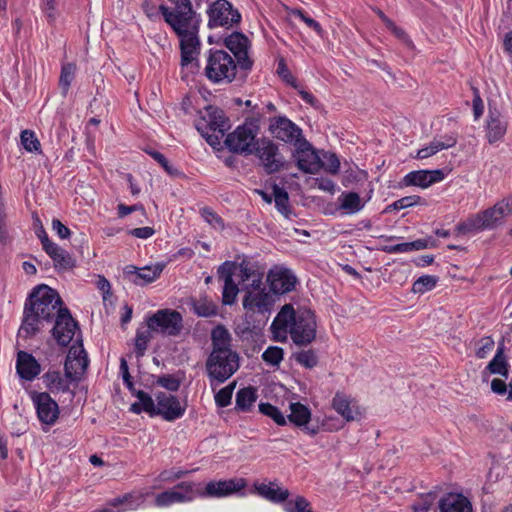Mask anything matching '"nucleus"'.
<instances>
[{"label": "nucleus", "mask_w": 512, "mask_h": 512, "mask_svg": "<svg viewBox=\"0 0 512 512\" xmlns=\"http://www.w3.org/2000/svg\"><path fill=\"white\" fill-rule=\"evenodd\" d=\"M162 18L178 38L182 66L192 64L198 59L201 49V16L194 9L192 1L164 0Z\"/></svg>", "instance_id": "obj_1"}, {"label": "nucleus", "mask_w": 512, "mask_h": 512, "mask_svg": "<svg viewBox=\"0 0 512 512\" xmlns=\"http://www.w3.org/2000/svg\"><path fill=\"white\" fill-rule=\"evenodd\" d=\"M63 307V301L55 289L45 284L34 287L25 301L18 335L26 339L35 336L53 323Z\"/></svg>", "instance_id": "obj_2"}, {"label": "nucleus", "mask_w": 512, "mask_h": 512, "mask_svg": "<svg viewBox=\"0 0 512 512\" xmlns=\"http://www.w3.org/2000/svg\"><path fill=\"white\" fill-rule=\"evenodd\" d=\"M512 214V197L498 201L494 206L470 215L465 221L457 224L459 234L477 233L493 230L503 224L505 217Z\"/></svg>", "instance_id": "obj_3"}, {"label": "nucleus", "mask_w": 512, "mask_h": 512, "mask_svg": "<svg viewBox=\"0 0 512 512\" xmlns=\"http://www.w3.org/2000/svg\"><path fill=\"white\" fill-rule=\"evenodd\" d=\"M238 64L225 50L210 49L207 55L204 74L215 84L231 83L237 74Z\"/></svg>", "instance_id": "obj_4"}, {"label": "nucleus", "mask_w": 512, "mask_h": 512, "mask_svg": "<svg viewBox=\"0 0 512 512\" xmlns=\"http://www.w3.org/2000/svg\"><path fill=\"white\" fill-rule=\"evenodd\" d=\"M239 359L234 350L211 351L206 360V372L211 385L228 380L239 369Z\"/></svg>", "instance_id": "obj_5"}, {"label": "nucleus", "mask_w": 512, "mask_h": 512, "mask_svg": "<svg viewBox=\"0 0 512 512\" xmlns=\"http://www.w3.org/2000/svg\"><path fill=\"white\" fill-rule=\"evenodd\" d=\"M260 127L257 119L246 120L242 125L238 126L233 132L226 136L224 141L226 147L237 154H253L256 146L257 135Z\"/></svg>", "instance_id": "obj_6"}, {"label": "nucleus", "mask_w": 512, "mask_h": 512, "mask_svg": "<svg viewBox=\"0 0 512 512\" xmlns=\"http://www.w3.org/2000/svg\"><path fill=\"white\" fill-rule=\"evenodd\" d=\"M316 316L310 309L294 310L289 334L298 346H307L316 338Z\"/></svg>", "instance_id": "obj_7"}, {"label": "nucleus", "mask_w": 512, "mask_h": 512, "mask_svg": "<svg viewBox=\"0 0 512 512\" xmlns=\"http://www.w3.org/2000/svg\"><path fill=\"white\" fill-rule=\"evenodd\" d=\"M253 153L260 160L267 174L279 172L284 167V158L280 154L277 144L270 139H259L256 142Z\"/></svg>", "instance_id": "obj_8"}, {"label": "nucleus", "mask_w": 512, "mask_h": 512, "mask_svg": "<svg viewBox=\"0 0 512 512\" xmlns=\"http://www.w3.org/2000/svg\"><path fill=\"white\" fill-rule=\"evenodd\" d=\"M208 27L210 29L217 27H231L241 20V15L237 9L227 0H216L207 9Z\"/></svg>", "instance_id": "obj_9"}, {"label": "nucleus", "mask_w": 512, "mask_h": 512, "mask_svg": "<svg viewBox=\"0 0 512 512\" xmlns=\"http://www.w3.org/2000/svg\"><path fill=\"white\" fill-rule=\"evenodd\" d=\"M53 323L52 334L59 345L67 346L76 334H78L77 342H82L78 323L65 306L55 317Z\"/></svg>", "instance_id": "obj_10"}, {"label": "nucleus", "mask_w": 512, "mask_h": 512, "mask_svg": "<svg viewBox=\"0 0 512 512\" xmlns=\"http://www.w3.org/2000/svg\"><path fill=\"white\" fill-rule=\"evenodd\" d=\"M195 127L201 135H204L205 130H211L213 133H220L221 136H224L228 129V120L221 109L209 105L203 112H200V117L195 120Z\"/></svg>", "instance_id": "obj_11"}, {"label": "nucleus", "mask_w": 512, "mask_h": 512, "mask_svg": "<svg viewBox=\"0 0 512 512\" xmlns=\"http://www.w3.org/2000/svg\"><path fill=\"white\" fill-rule=\"evenodd\" d=\"M151 496L154 497L155 505L160 506V493H155L151 488H143L139 491L126 493L123 496L108 501V505L115 507L119 512L135 510Z\"/></svg>", "instance_id": "obj_12"}, {"label": "nucleus", "mask_w": 512, "mask_h": 512, "mask_svg": "<svg viewBox=\"0 0 512 512\" xmlns=\"http://www.w3.org/2000/svg\"><path fill=\"white\" fill-rule=\"evenodd\" d=\"M224 44L233 53L240 70L252 69L253 60L249 56L250 41L243 33L233 32L225 38Z\"/></svg>", "instance_id": "obj_13"}, {"label": "nucleus", "mask_w": 512, "mask_h": 512, "mask_svg": "<svg viewBox=\"0 0 512 512\" xmlns=\"http://www.w3.org/2000/svg\"><path fill=\"white\" fill-rule=\"evenodd\" d=\"M31 399L39 421L48 426L54 425L59 418L60 410L50 394L48 392H33Z\"/></svg>", "instance_id": "obj_14"}, {"label": "nucleus", "mask_w": 512, "mask_h": 512, "mask_svg": "<svg viewBox=\"0 0 512 512\" xmlns=\"http://www.w3.org/2000/svg\"><path fill=\"white\" fill-rule=\"evenodd\" d=\"M269 131L275 138L286 143H293L295 146L304 140L302 130L283 116L276 117L271 121Z\"/></svg>", "instance_id": "obj_15"}, {"label": "nucleus", "mask_w": 512, "mask_h": 512, "mask_svg": "<svg viewBox=\"0 0 512 512\" xmlns=\"http://www.w3.org/2000/svg\"><path fill=\"white\" fill-rule=\"evenodd\" d=\"M294 157L297 167L304 173L315 174L321 168V159L305 139L296 145Z\"/></svg>", "instance_id": "obj_16"}, {"label": "nucleus", "mask_w": 512, "mask_h": 512, "mask_svg": "<svg viewBox=\"0 0 512 512\" xmlns=\"http://www.w3.org/2000/svg\"><path fill=\"white\" fill-rule=\"evenodd\" d=\"M331 405L332 408L347 422L355 421L362 415L358 401L344 392H336Z\"/></svg>", "instance_id": "obj_17"}, {"label": "nucleus", "mask_w": 512, "mask_h": 512, "mask_svg": "<svg viewBox=\"0 0 512 512\" xmlns=\"http://www.w3.org/2000/svg\"><path fill=\"white\" fill-rule=\"evenodd\" d=\"M87 366L88 359L81 342L79 348L72 347L70 349L65 360L64 370L70 380L77 382L85 373Z\"/></svg>", "instance_id": "obj_18"}, {"label": "nucleus", "mask_w": 512, "mask_h": 512, "mask_svg": "<svg viewBox=\"0 0 512 512\" xmlns=\"http://www.w3.org/2000/svg\"><path fill=\"white\" fill-rule=\"evenodd\" d=\"M270 288L275 294H285L295 289L297 278L287 268L271 269L267 276Z\"/></svg>", "instance_id": "obj_19"}, {"label": "nucleus", "mask_w": 512, "mask_h": 512, "mask_svg": "<svg viewBox=\"0 0 512 512\" xmlns=\"http://www.w3.org/2000/svg\"><path fill=\"white\" fill-rule=\"evenodd\" d=\"M160 328V310L150 317L145 325L137 329L135 337V353L138 358L144 356L148 343L154 332Z\"/></svg>", "instance_id": "obj_20"}, {"label": "nucleus", "mask_w": 512, "mask_h": 512, "mask_svg": "<svg viewBox=\"0 0 512 512\" xmlns=\"http://www.w3.org/2000/svg\"><path fill=\"white\" fill-rule=\"evenodd\" d=\"M246 486L244 479H229L220 481H210L202 494L207 497H225L240 491Z\"/></svg>", "instance_id": "obj_21"}, {"label": "nucleus", "mask_w": 512, "mask_h": 512, "mask_svg": "<svg viewBox=\"0 0 512 512\" xmlns=\"http://www.w3.org/2000/svg\"><path fill=\"white\" fill-rule=\"evenodd\" d=\"M445 177L443 170H418L405 175L403 184L405 186H418L428 188L432 184L442 181Z\"/></svg>", "instance_id": "obj_22"}, {"label": "nucleus", "mask_w": 512, "mask_h": 512, "mask_svg": "<svg viewBox=\"0 0 512 512\" xmlns=\"http://www.w3.org/2000/svg\"><path fill=\"white\" fill-rule=\"evenodd\" d=\"M263 273L254 269L247 264L241 263L239 265V274L238 281L239 286L241 287V291L245 293L246 291H257L266 289V286L263 282Z\"/></svg>", "instance_id": "obj_23"}, {"label": "nucleus", "mask_w": 512, "mask_h": 512, "mask_svg": "<svg viewBox=\"0 0 512 512\" xmlns=\"http://www.w3.org/2000/svg\"><path fill=\"white\" fill-rule=\"evenodd\" d=\"M194 497V484L192 482H181L173 489L162 492V506L189 502Z\"/></svg>", "instance_id": "obj_24"}, {"label": "nucleus", "mask_w": 512, "mask_h": 512, "mask_svg": "<svg viewBox=\"0 0 512 512\" xmlns=\"http://www.w3.org/2000/svg\"><path fill=\"white\" fill-rule=\"evenodd\" d=\"M16 369L19 376L27 381H32L41 372V366L35 357L25 351L18 352Z\"/></svg>", "instance_id": "obj_25"}, {"label": "nucleus", "mask_w": 512, "mask_h": 512, "mask_svg": "<svg viewBox=\"0 0 512 512\" xmlns=\"http://www.w3.org/2000/svg\"><path fill=\"white\" fill-rule=\"evenodd\" d=\"M294 308L291 305H284L271 324V330L276 341H285L289 333Z\"/></svg>", "instance_id": "obj_26"}, {"label": "nucleus", "mask_w": 512, "mask_h": 512, "mask_svg": "<svg viewBox=\"0 0 512 512\" xmlns=\"http://www.w3.org/2000/svg\"><path fill=\"white\" fill-rule=\"evenodd\" d=\"M271 297L266 289L257 291H246L243 296L242 305L247 311L264 313L269 310Z\"/></svg>", "instance_id": "obj_27"}, {"label": "nucleus", "mask_w": 512, "mask_h": 512, "mask_svg": "<svg viewBox=\"0 0 512 512\" xmlns=\"http://www.w3.org/2000/svg\"><path fill=\"white\" fill-rule=\"evenodd\" d=\"M186 401L172 394L162 393V419L173 422L180 419L186 411Z\"/></svg>", "instance_id": "obj_28"}, {"label": "nucleus", "mask_w": 512, "mask_h": 512, "mask_svg": "<svg viewBox=\"0 0 512 512\" xmlns=\"http://www.w3.org/2000/svg\"><path fill=\"white\" fill-rule=\"evenodd\" d=\"M507 131V122L497 111H490L486 122V137L490 144L501 141Z\"/></svg>", "instance_id": "obj_29"}, {"label": "nucleus", "mask_w": 512, "mask_h": 512, "mask_svg": "<svg viewBox=\"0 0 512 512\" xmlns=\"http://www.w3.org/2000/svg\"><path fill=\"white\" fill-rule=\"evenodd\" d=\"M160 273V264H155L154 268L145 266L137 269V267L128 265L124 269V275L136 285H145L152 282Z\"/></svg>", "instance_id": "obj_30"}, {"label": "nucleus", "mask_w": 512, "mask_h": 512, "mask_svg": "<svg viewBox=\"0 0 512 512\" xmlns=\"http://www.w3.org/2000/svg\"><path fill=\"white\" fill-rule=\"evenodd\" d=\"M289 421L298 427H305V431L310 435L318 433V427L310 428L307 426L311 419L310 409L300 403L295 402L290 404V414L287 416Z\"/></svg>", "instance_id": "obj_31"}, {"label": "nucleus", "mask_w": 512, "mask_h": 512, "mask_svg": "<svg viewBox=\"0 0 512 512\" xmlns=\"http://www.w3.org/2000/svg\"><path fill=\"white\" fill-rule=\"evenodd\" d=\"M42 381L45 387L51 393H66L70 390V383L73 382L66 376L62 375L60 371L48 370L42 376Z\"/></svg>", "instance_id": "obj_32"}, {"label": "nucleus", "mask_w": 512, "mask_h": 512, "mask_svg": "<svg viewBox=\"0 0 512 512\" xmlns=\"http://www.w3.org/2000/svg\"><path fill=\"white\" fill-rule=\"evenodd\" d=\"M440 512H472L470 501L462 494L449 493L439 501Z\"/></svg>", "instance_id": "obj_33"}, {"label": "nucleus", "mask_w": 512, "mask_h": 512, "mask_svg": "<svg viewBox=\"0 0 512 512\" xmlns=\"http://www.w3.org/2000/svg\"><path fill=\"white\" fill-rule=\"evenodd\" d=\"M182 330V315L176 310L162 309V334L178 336Z\"/></svg>", "instance_id": "obj_34"}, {"label": "nucleus", "mask_w": 512, "mask_h": 512, "mask_svg": "<svg viewBox=\"0 0 512 512\" xmlns=\"http://www.w3.org/2000/svg\"><path fill=\"white\" fill-rule=\"evenodd\" d=\"M457 143V138L454 135H445L441 139H433L430 144L420 150L416 154L417 159H426L433 156L437 152L454 147Z\"/></svg>", "instance_id": "obj_35"}, {"label": "nucleus", "mask_w": 512, "mask_h": 512, "mask_svg": "<svg viewBox=\"0 0 512 512\" xmlns=\"http://www.w3.org/2000/svg\"><path fill=\"white\" fill-rule=\"evenodd\" d=\"M255 489L259 496L265 498L266 500L274 502V503H282V502L286 501L290 495V493L287 489L278 487L274 483L257 484V485H255Z\"/></svg>", "instance_id": "obj_36"}, {"label": "nucleus", "mask_w": 512, "mask_h": 512, "mask_svg": "<svg viewBox=\"0 0 512 512\" xmlns=\"http://www.w3.org/2000/svg\"><path fill=\"white\" fill-rule=\"evenodd\" d=\"M339 207L344 214H355L363 209L364 203L356 192H343L338 197Z\"/></svg>", "instance_id": "obj_37"}, {"label": "nucleus", "mask_w": 512, "mask_h": 512, "mask_svg": "<svg viewBox=\"0 0 512 512\" xmlns=\"http://www.w3.org/2000/svg\"><path fill=\"white\" fill-rule=\"evenodd\" d=\"M277 73L279 74V76L289 85H291L293 88H295L299 95L301 96V98L306 102V103H309L311 105H314V103L316 102V99L315 97L303 90L300 88V86L298 85L296 79L294 78V76L291 74V72L288 70L286 64L284 63L283 60H281L278 64V68H277Z\"/></svg>", "instance_id": "obj_38"}, {"label": "nucleus", "mask_w": 512, "mask_h": 512, "mask_svg": "<svg viewBox=\"0 0 512 512\" xmlns=\"http://www.w3.org/2000/svg\"><path fill=\"white\" fill-rule=\"evenodd\" d=\"M212 351L232 350V337L229 331L223 326H216L211 332Z\"/></svg>", "instance_id": "obj_39"}, {"label": "nucleus", "mask_w": 512, "mask_h": 512, "mask_svg": "<svg viewBox=\"0 0 512 512\" xmlns=\"http://www.w3.org/2000/svg\"><path fill=\"white\" fill-rule=\"evenodd\" d=\"M136 397L138 398V401L131 405L132 412L139 414L144 411L147 412L150 416L160 414V408L155 407L154 401L148 393L142 390H138Z\"/></svg>", "instance_id": "obj_40"}, {"label": "nucleus", "mask_w": 512, "mask_h": 512, "mask_svg": "<svg viewBox=\"0 0 512 512\" xmlns=\"http://www.w3.org/2000/svg\"><path fill=\"white\" fill-rule=\"evenodd\" d=\"M487 370L491 374H499L505 379L509 376V364L504 355V346L500 345L497 348L496 354L493 359L488 363Z\"/></svg>", "instance_id": "obj_41"}, {"label": "nucleus", "mask_w": 512, "mask_h": 512, "mask_svg": "<svg viewBox=\"0 0 512 512\" xmlns=\"http://www.w3.org/2000/svg\"><path fill=\"white\" fill-rule=\"evenodd\" d=\"M256 400L257 392L254 387L242 388L236 393V409L243 412L249 411Z\"/></svg>", "instance_id": "obj_42"}, {"label": "nucleus", "mask_w": 512, "mask_h": 512, "mask_svg": "<svg viewBox=\"0 0 512 512\" xmlns=\"http://www.w3.org/2000/svg\"><path fill=\"white\" fill-rule=\"evenodd\" d=\"M428 247V241L425 239H418L412 242L399 243L395 245H385L382 251L386 253H406L410 251L423 250Z\"/></svg>", "instance_id": "obj_43"}, {"label": "nucleus", "mask_w": 512, "mask_h": 512, "mask_svg": "<svg viewBox=\"0 0 512 512\" xmlns=\"http://www.w3.org/2000/svg\"><path fill=\"white\" fill-rule=\"evenodd\" d=\"M273 198L277 210L286 218H289L291 210L289 206V195L287 191L275 184L273 186Z\"/></svg>", "instance_id": "obj_44"}, {"label": "nucleus", "mask_w": 512, "mask_h": 512, "mask_svg": "<svg viewBox=\"0 0 512 512\" xmlns=\"http://www.w3.org/2000/svg\"><path fill=\"white\" fill-rule=\"evenodd\" d=\"M76 69L75 63H64L61 67L59 87L64 96L67 95L70 85L75 78Z\"/></svg>", "instance_id": "obj_45"}, {"label": "nucleus", "mask_w": 512, "mask_h": 512, "mask_svg": "<svg viewBox=\"0 0 512 512\" xmlns=\"http://www.w3.org/2000/svg\"><path fill=\"white\" fill-rule=\"evenodd\" d=\"M23 148L28 152L41 153V144L32 130H23L20 134Z\"/></svg>", "instance_id": "obj_46"}, {"label": "nucleus", "mask_w": 512, "mask_h": 512, "mask_svg": "<svg viewBox=\"0 0 512 512\" xmlns=\"http://www.w3.org/2000/svg\"><path fill=\"white\" fill-rule=\"evenodd\" d=\"M259 411L262 414L273 419L275 421V423L278 425L286 424V418H285L284 414L276 406H273L270 403H260Z\"/></svg>", "instance_id": "obj_47"}, {"label": "nucleus", "mask_w": 512, "mask_h": 512, "mask_svg": "<svg viewBox=\"0 0 512 512\" xmlns=\"http://www.w3.org/2000/svg\"><path fill=\"white\" fill-rule=\"evenodd\" d=\"M286 512H316L310 502L303 496H297L294 500L288 501L285 507Z\"/></svg>", "instance_id": "obj_48"}, {"label": "nucleus", "mask_w": 512, "mask_h": 512, "mask_svg": "<svg viewBox=\"0 0 512 512\" xmlns=\"http://www.w3.org/2000/svg\"><path fill=\"white\" fill-rule=\"evenodd\" d=\"M437 284V278L431 275H424L419 277L412 287L414 293H425L426 291L432 290Z\"/></svg>", "instance_id": "obj_49"}, {"label": "nucleus", "mask_w": 512, "mask_h": 512, "mask_svg": "<svg viewBox=\"0 0 512 512\" xmlns=\"http://www.w3.org/2000/svg\"><path fill=\"white\" fill-rule=\"evenodd\" d=\"M284 351L277 346H269L262 354V359L267 364L278 366L283 360Z\"/></svg>", "instance_id": "obj_50"}, {"label": "nucleus", "mask_w": 512, "mask_h": 512, "mask_svg": "<svg viewBox=\"0 0 512 512\" xmlns=\"http://www.w3.org/2000/svg\"><path fill=\"white\" fill-rule=\"evenodd\" d=\"M294 359L305 368H313L318 364V357L313 350H303L295 353Z\"/></svg>", "instance_id": "obj_51"}, {"label": "nucleus", "mask_w": 512, "mask_h": 512, "mask_svg": "<svg viewBox=\"0 0 512 512\" xmlns=\"http://www.w3.org/2000/svg\"><path fill=\"white\" fill-rule=\"evenodd\" d=\"M241 291V287L239 283L236 284L235 281H231L230 283H224L223 291H222V302L225 305H232L236 301V297Z\"/></svg>", "instance_id": "obj_52"}, {"label": "nucleus", "mask_w": 512, "mask_h": 512, "mask_svg": "<svg viewBox=\"0 0 512 512\" xmlns=\"http://www.w3.org/2000/svg\"><path fill=\"white\" fill-rule=\"evenodd\" d=\"M54 261V265L59 269H69L74 266V261L72 257L62 248H59L53 256H51Z\"/></svg>", "instance_id": "obj_53"}, {"label": "nucleus", "mask_w": 512, "mask_h": 512, "mask_svg": "<svg viewBox=\"0 0 512 512\" xmlns=\"http://www.w3.org/2000/svg\"><path fill=\"white\" fill-rule=\"evenodd\" d=\"M235 270V263L226 261L222 263L217 269L218 278L224 283H230L231 281H234L233 276L235 275Z\"/></svg>", "instance_id": "obj_54"}, {"label": "nucleus", "mask_w": 512, "mask_h": 512, "mask_svg": "<svg viewBox=\"0 0 512 512\" xmlns=\"http://www.w3.org/2000/svg\"><path fill=\"white\" fill-rule=\"evenodd\" d=\"M203 219L214 229L222 230L224 228L223 219L217 215L212 209L205 207L201 210Z\"/></svg>", "instance_id": "obj_55"}, {"label": "nucleus", "mask_w": 512, "mask_h": 512, "mask_svg": "<svg viewBox=\"0 0 512 512\" xmlns=\"http://www.w3.org/2000/svg\"><path fill=\"white\" fill-rule=\"evenodd\" d=\"M494 340L491 336H485L477 342L476 356L479 359L485 358L494 348Z\"/></svg>", "instance_id": "obj_56"}, {"label": "nucleus", "mask_w": 512, "mask_h": 512, "mask_svg": "<svg viewBox=\"0 0 512 512\" xmlns=\"http://www.w3.org/2000/svg\"><path fill=\"white\" fill-rule=\"evenodd\" d=\"M321 167H324V169L331 174H337L340 168V161L336 154L325 153L323 155V161H321Z\"/></svg>", "instance_id": "obj_57"}, {"label": "nucleus", "mask_w": 512, "mask_h": 512, "mask_svg": "<svg viewBox=\"0 0 512 512\" xmlns=\"http://www.w3.org/2000/svg\"><path fill=\"white\" fill-rule=\"evenodd\" d=\"M435 500V494L427 493L423 495L418 501L413 503L412 511L413 512H427L432 506Z\"/></svg>", "instance_id": "obj_58"}, {"label": "nucleus", "mask_w": 512, "mask_h": 512, "mask_svg": "<svg viewBox=\"0 0 512 512\" xmlns=\"http://www.w3.org/2000/svg\"><path fill=\"white\" fill-rule=\"evenodd\" d=\"M194 311L198 316L210 317L217 313L216 306L208 302H198L194 305Z\"/></svg>", "instance_id": "obj_59"}, {"label": "nucleus", "mask_w": 512, "mask_h": 512, "mask_svg": "<svg viewBox=\"0 0 512 512\" xmlns=\"http://www.w3.org/2000/svg\"><path fill=\"white\" fill-rule=\"evenodd\" d=\"M420 201H421L420 196H417V195L406 196V197H403V198L395 201L389 207L393 208L394 210H401L404 208L414 206V205L418 204Z\"/></svg>", "instance_id": "obj_60"}, {"label": "nucleus", "mask_w": 512, "mask_h": 512, "mask_svg": "<svg viewBox=\"0 0 512 512\" xmlns=\"http://www.w3.org/2000/svg\"><path fill=\"white\" fill-rule=\"evenodd\" d=\"M232 399L230 388H222L215 394V403L218 407H226Z\"/></svg>", "instance_id": "obj_61"}, {"label": "nucleus", "mask_w": 512, "mask_h": 512, "mask_svg": "<svg viewBox=\"0 0 512 512\" xmlns=\"http://www.w3.org/2000/svg\"><path fill=\"white\" fill-rule=\"evenodd\" d=\"M142 7L149 19L155 21L159 18L160 6L152 4L151 1H149V0H145Z\"/></svg>", "instance_id": "obj_62"}, {"label": "nucleus", "mask_w": 512, "mask_h": 512, "mask_svg": "<svg viewBox=\"0 0 512 512\" xmlns=\"http://www.w3.org/2000/svg\"><path fill=\"white\" fill-rule=\"evenodd\" d=\"M42 9L45 12L48 20L53 22L56 18V1L42 0Z\"/></svg>", "instance_id": "obj_63"}, {"label": "nucleus", "mask_w": 512, "mask_h": 512, "mask_svg": "<svg viewBox=\"0 0 512 512\" xmlns=\"http://www.w3.org/2000/svg\"><path fill=\"white\" fill-rule=\"evenodd\" d=\"M52 228L61 239H67L71 234L70 229L58 219H53Z\"/></svg>", "instance_id": "obj_64"}]
</instances>
